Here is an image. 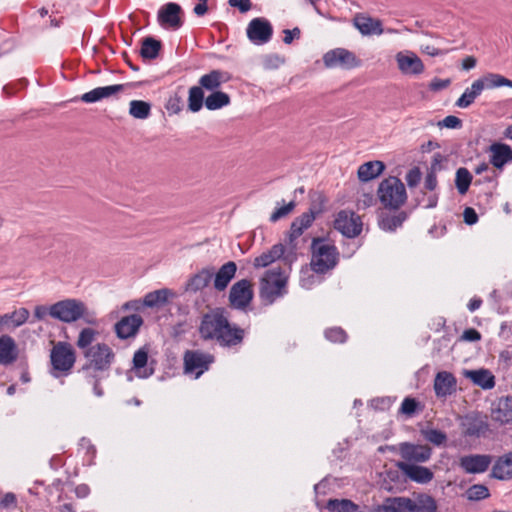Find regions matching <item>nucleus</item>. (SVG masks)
<instances>
[{"mask_svg": "<svg viewBox=\"0 0 512 512\" xmlns=\"http://www.w3.org/2000/svg\"><path fill=\"white\" fill-rule=\"evenodd\" d=\"M466 376L482 389H492L495 386V378L489 370H470L466 372Z\"/></svg>", "mask_w": 512, "mask_h": 512, "instance_id": "obj_37", "label": "nucleus"}, {"mask_svg": "<svg viewBox=\"0 0 512 512\" xmlns=\"http://www.w3.org/2000/svg\"><path fill=\"white\" fill-rule=\"evenodd\" d=\"M377 195L383 207L389 210H398L407 200L403 182L393 176L380 182Z\"/></svg>", "mask_w": 512, "mask_h": 512, "instance_id": "obj_5", "label": "nucleus"}, {"mask_svg": "<svg viewBox=\"0 0 512 512\" xmlns=\"http://www.w3.org/2000/svg\"><path fill=\"white\" fill-rule=\"evenodd\" d=\"M230 79L231 76L228 72L215 69L202 75L198 83L202 89L215 92L218 91V88H220L222 84L228 82Z\"/></svg>", "mask_w": 512, "mask_h": 512, "instance_id": "obj_20", "label": "nucleus"}, {"mask_svg": "<svg viewBox=\"0 0 512 512\" xmlns=\"http://www.w3.org/2000/svg\"><path fill=\"white\" fill-rule=\"evenodd\" d=\"M142 324L143 319L138 314L125 316L115 324V333L120 339L134 337Z\"/></svg>", "mask_w": 512, "mask_h": 512, "instance_id": "obj_18", "label": "nucleus"}, {"mask_svg": "<svg viewBox=\"0 0 512 512\" xmlns=\"http://www.w3.org/2000/svg\"><path fill=\"white\" fill-rule=\"evenodd\" d=\"M483 92L482 83L475 80L470 87L466 88L463 94L457 99L455 105L459 108L465 109L471 106L475 99Z\"/></svg>", "mask_w": 512, "mask_h": 512, "instance_id": "obj_38", "label": "nucleus"}, {"mask_svg": "<svg viewBox=\"0 0 512 512\" xmlns=\"http://www.w3.org/2000/svg\"><path fill=\"white\" fill-rule=\"evenodd\" d=\"M183 360L185 373L194 374L195 378H198L209 369L214 357L200 350H187Z\"/></svg>", "mask_w": 512, "mask_h": 512, "instance_id": "obj_9", "label": "nucleus"}, {"mask_svg": "<svg viewBox=\"0 0 512 512\" xmlns=\"http://www.w3.org/2000/svg\"><path fill=\"white\" fill-rule=\"evenodd\" d=\"M246 35L254 45H264L273 36L272 24L264 17L253 18L247 25Z\"/></svg>", "mask_w": 512, "mask_h": 512, "instance_id": "obj_11", "label": "nucleus"}, {"mask_svg": "<svg viewBox=\"0 0 512 512\" xmlns=\"http://www.w3.org/2000/svg\"><path fill=\"white\" fill-rule=\"evenodd\" d=\"M315 220V212L310 209L308 212L301 214L299 217L295 218L291 223L290 233H289V242L292 244L295 239L302 235L304 230L309 228L313 221Z\"/></svg>", "mask_w": 512, "mask_h": 512, "instance_id": "obj_28", "label": "nucleus"}, {"mask_svg": "<svg viewBox=\"0 0 512 512\" xmlns=\"http://www.w3.org/2000/svg\"><path fill=\"white\" fill-rule=\"evenodd\" d=\"M132 362L133 370L137 377L148 378L154 373L153 368L147 367L148 351L145 348H140L134 353Z\"/></svg>", "mask_w": 512, "mask_h": 512, "instance_id": "obj_33", "label": "nucleus"}, {"mask_svg": "<svg viewBox=\"0 0 512 512\" xmlns=\"http://www.w3.org/2000/svg\"><path fill=\"white\" fill-rule=\"evenodd\" d=\"M254 293L252 284L247 279L234 283L229 292V304L233 309L244 311L250 305Z\"/></svg>", "mask_w": 512, "mask_h": 512, "instance_id": "obj_10", "label": "nucleus"}, {"mask_svg": "<svg viewBox=\"0 0 512 512\" xmlns=\"http://www.w3.org/2000/svg\"><path fill=\"white\" fill-rule=\"evenodd\" d=\"M229 5L231 7H237L240 12L245 13L251 8L250 0H229Z\"/></svg>", "mask_w": 512, "mask_h": 512, "instance_id": "obj_61", "label": "nucleus"}, {"mask_svg": "<svg viewBox=\"0 0 512 512\" xmlns=\"http://www.w3.org/2000/svg\"><path fill=\"white\" fill-rule=\"evenodd\" d=\"M422 51L429 56H441L449 52V50H441L432 45H426L422 47Z\"/></svg>", "mask_w": 512, "mask_h": 512, "instance_id": "obj_63", "label": "nucleus"}, {"mask_svg": "<svg viewBox=\"0 0 512 512\" xmlns=\"http://www.w3.org/2000/svg\"><path fill=\"white\" fill-rule=\"evenodd\" d=\"M450 83L451 81L449 79L434 78L430 82L429 88L432 91H440L447 88L450 85Z\"/></svg>", "mask_w": 512, "mask_h": 512, "instance_id": "obj_57", "label": "nucleus"}, {"mask_svg": "<svg viewBox=\"0 0 512 512\" xmlns=\"http://www.w3.org/2000/svg\"><path fill=\"white\" fill-rule=\"evenodd\" d=\"M436 500L425 493L418 494L414 499L410 498V512H437Z\"/></svg>", "mask_w": 512, "mask_h": 512, "instance_id": "obj_32", "label": "nucleus"}, {"mask_svg": "<svg viewBox=\"0 0 512 512\" xmlns=\"http://www.w3.org/2000/svg\"><path fill=\"white\" fill-rule=\"evenodd\" d=\"M16 496L13 493H6L0 501V505L4 508L16 506Z\"/></svg>", "mask_w": 512, "mask_h": 512, "instance_id": "obj_62", "label": "nucleus"}, {"mask_svg": "<svg viewBox=\"0 0 512 512\" xmlns=\"http://www.w3.org/2000/svg\"><path fill=\"white\" fill-rule=\"evenodd\" d=\"M439 125L449 129H459L462 127V120L456 116L449 115L439 122Z\"/></svg>", "mask_w": 512, "mask_h": 512, "instance_id": "obj_56", "label": "nucleus"}, {"mask_svg": "<svg viewBox=\"0 0 512 512\" xmlns=\"http://www.w3.org/2000/svg\"><path fill=\"white\" fill-rule=\"evenodd\" d=\"M287 279L286 269L273 268L268 270L261 280V298L271 304L277 298L284 296L287 293Z\"/></svg>", "mask_w": 512, "mask_h": 512, "instance_id": "obj_6", "label": "nucleus"}, {"mask_svg": "<svg viewBox=\"0 0 512 512\" xmlns=\"http://www.w3.org/2000/svg\"><path fill=\"white\" fill-rule=\"evenodd\" d=\"M401 457L408 463L427 462L432 455V449L428 445H418L412 443H402L400 445Z\"/></svg>", "mask_w": 512, "mask_h": 512, "instance_id": "obj_14", "label": "nucleus"}, {"mask_svg": "<svg viewBox=\"0 0 512 512\" xmlns=\"http://www.w3.org/2000/svg\"><path fill=\"white\" fill-rule=\"evenodd\" d=\"M97 334L98 332L92 328H83L76 341L77 347L83 351L92 347Z\"/></svg>", "mask_w": 512, "mask_h": 512, "instance_id": "obj_48", "label": "nucleus"}, {"mask_svg": "<svg viewBox=\"0 0 512 512\" xmlns=\"http://www.w3.org/2000/svg\"><path fill=\"white\" fill-rule=\"evenodd\" d=\"M182 15L183 10L179 4L168 2L158 10L157 20L162 27L177 30L183 25Z\"/></svg>", "mask_w": 512, "mask_h": 512, "instance_id": "obj_13", "label": "nucleus"}, {"mask_svg": "<svg viewBox=\"0 0 512 512\" xmlns=\"http://www.w3.org/2000/svg\"><path fill=\"white\" fill-rule=\"evenodd\" d=\"M323 62L327 68L339 67L345 70H350L361 65V60L357 58L353 52L345 48H335L327 51L323 55Z\"/></svg>", "mask_w": 512, "mask_h": 512, "instance_id": "obj_8", "label": "nucleus"}, {"mask_svg": "<svg viewBox=\"0 0 512 512\" xmlns=\"http://www.w3.org/2000/svg\"><path fill=\"white\" fill-rule=\"evenodd\" d=\"M490 163L496 168H502L512 160V149L507 144L493 143L490 148Z\"/></svg>", "mask_w": 512, "mask_h": 512, "instance_id": "obj_30", "label": "nucleus"}, {"mask_svg": "<svg viewBox=\"0 0 512 512\" xmlns=\"http://www.w3.org/2000/svg\"><path fill=\"white\" fill-rule=\"evenodd\" d=\"M385 169V165L382 161H369L358 168V178L362 182H368L378 177Z\"/></svg>", "mask_w": 512, "mask_h": 512, "instance_id": "obj_36", "label": "nucleus"}, {"mask_svg": "<svg viewBox=\"0 0 512 512\" xmlns=\"http://www.w3.org/2000/svg\"><path fill=\"white\" fill-rule=\"evenodd\" d=\"M409 497H388L382 505L376 507L372 512H410Z\"/></svg>", "mask_w": 512, "mask_h": 512, "instance_id": "obj_31", "label": "nucleus"}, {"mask_svg": "<svg viewBox=\"0 0 512 512\" xmlns=\"http://www.w3.org/2000/svg\"><path fill=\"white\" fill-rule=\"evenodd\" d=\"M334 227L348 238L357 237L362 231L360 216L352 211L342 210L337 214Z\"/></svg>", "mask_w": 512, "mask_h": 512, "instance_id": "obj_12", "label": "nucleus"}, {"mask_svg": "<svg viewBox=\"0 0 512 512\" xmlns=\"http://www.w3.org/2000/svg\"><path fill=\"white\" fill-rule=\"evenodd\" d=\"M472 174L465 167H460L456 171L455 175V186L459 194L464 195L467 193L471 183H472Z\"/></svg>", "mask_w": 512, "mask_h": 512, "instance_id": "obj_45", "label": "nucleus"}, {"mask_svg": "<svg viewBox=\"0 0 512 512\" xmlns=\"http://www.w3.org/2000/svg\"><path fill=\"white\" fill-rule=\"evenodd\" d=\"M326 508L330 512H359V506L348 499H329Z\"/></svg>", "mask_w": 512, "mask_h": 512, "instance_id": "obj_44", "label": "nucleus"}, {"mask_svg": "<svg viewBox=\"0 0 512 512\" xmlns=\"http://www.w3.org/2000/svg\"><path fill=\"white\" fill-rule=\"evenodd\" d=\"M408 213L400 211L393 215H384L379 220V226L382 230L387 232H394L397 228L401 227L407 220Z\"/></svg>", "mask_w": 512, "mask_h": 512, "instance_id": "obj_39", "label": "nucleus"}, {"mask_svg": "<svg viewBox=\"0 0 512 512\" xmlns=\"http://www.w3.org/2000/svg\"><path fill=\"white\" fill-rule=\"evenodd\" d=\"M325 338L332 343H344L347 340V333L341 327H331L324 331Z\"/></svg>", "mask_w": 512, "mask_h": 512, "instance_id": "obj_50", "label": "nucleus"}, {"mask_svg": "<svg viewBox=\"0 0 512 512\" xmlns=\"http://www.w3.org/2000/svg\"><path fill=\"white\" fill-rule=\"evenodd\" d=\"M424 186L427 190L433 191L437 186V177L434 172H429L425 178Z\"/></svg>", "mask_w": 512, "mask_h": 512, "instance_id": "obj_64", "label": "nucleus"}, {"mask_svg": "<svg viewBox=\"0 0 512 512\" xmlns=\"http://www.w3.org/2000/svg\"><path fill=\"white\" fill-rule=\"evenodd\" d=\"M229 104H230L229 95L222 91L212 92L205 99V106L208 110H211V111L221 109Z\"/></svg>", "mask_w": 512, "mask_h": 512, "instance_id": "obj_42", "label": "nucleus"}, {"mask_svg": "<svg viewBox=\"0 0 512 512\" xmlns=\"http://www.w3.org/2000/svg\"><path fill=\"white\" fill-rule=\"evenodd\" d=\"M161 49V42L152 38L146 37L142 41L140 55L144 59L152 60L155 59Z\"/></svg>", "mask_w": 512, "mask_h": 512, "instance_id": "obj_43", "label": "nucleus"}, {"mask_svg": "<svg viewBox=\"0 0 512 512\" xmlns=\"http://www.w3.org/2000/svg\"><path fill=\"white\" fill-rule=\"evenodd\" d=\"M285 252V247L282 244H275L271 247L270 250L262 253L260 256L254 259V267L255 268H264L280 259Z\"/></svg>", "mask_w": 512, "mask_h": 512, "instance_id": "obj_35", "label": "nucleus"}, {"mask_svg": "<svg viewBox=\"0 0 512 512\" xmlns=\"http://www.w3.org/2000/svg\"><path fill=\"white\" fill-rule=\"evenodd\" d=\"M171 290L163 288L149 292L143 299V305L146 307H158L165 304L168 301L169 296H172Z\"/></svg>", "mask_w": 512, "mask_h": 512, "instance_id": "obj_41", "label": "nucleus"}, {"mask_svg": "<svg viewBox=\"0 0 512 512\" xmlns=\"http://www.w3.org/2000/svg\"><path fill=\"white\" fill-rule=\"evenodd\" d=\"M295 201H290L288 204H283L281 207H277L270 215V222H277L280 219L288 216L295 208Z\"/></svg>", "mask_w": 512, "mask_h": 512, "instance_id": "obj_52", "label": "nucleus"}, {"mask_svg": "<svg viewBox=\"0 0 512 512\" xmlns=\"http://www.w3.org/2000/svg\"><path fill=\"white\" fill-rule=\"evenodd\" d=\"M464 222L468 225H473L478 221V215L471 207L465 208L463 212Z\"/></svg>", "mask_w": 512, "mask_h": 512, "instance_id": "obj_59", "label": "nucleus"}, {"mask_svg": "<svg viewBox=\"0 0 512 512\" xmlns=\"http://www.w3.org/2000/svg\"><path fill=\"white\" fill-rule=\"evenodd\" d=\"M18 358V348L15 340L9 335L0 337V364L7 366Z\"/></svg>", "mask_w": 512, "mask_h": 512, "instance_id": "obj_26", "label": "nucleus"}, {"mask_svg": "<svg viewBox=\"0 0 512 512\" xmlns=\"http://www.w3.org/2000/svg\"><path fill=\"white\" fill-rule=\"evenodd\" d=\"M76 361L75 351L70 344L66 342H58L50 351V362L52 369L50 374L54 378L67 376L72 370Z\"/></svg>", "mask_w": 512, "mask_h": 512, "instance_id": "obj_7", "label": "nucleus"}, {"mask_svg": "<svg viewBox=\"0 0 512 512\" xmlns=\"http://www.w3.org/2000/svg\"><path fill=\"white\" fill-rule=\"evenodd\" d=\"M457 380L447 371L438 372L434 379V391L437 397H446L456 390Z\"/></svg>", "mask_w": 512, "mask_h": 512, "instance_id": "obj_21", "label": "nucleus"}, {"mask_svg": "<svg viewBox=\"0 0 512 512\" xmlns=\"http://www.w3.org/2000/svg\"><path fill=\"white\" fill-rule=\"evenodd\" d=\"M421 176L422 174L420 169L418 167H413L406 174L405 180L407 182V185L409 187L417 186L421 180Z\"/></svg>", "mask_w": 512, "mask_h": 512, "instance_id": "obj_54", "label": "nucleus"}, {"mask_svg": "<svg viewBox=\"0 0 512 512\" xmlns=\"http://www.w3.org/2000/svg\"><path fill=\"white\" fill-rule=\"evenodd\" d=\"M463 434L469 437H480L488 430V424L478 414L466 415L462 420Z\"/></svg>", "mask_w": 512, "mask_h": 512, "instance_id": "obj_19", "label": "nucleus"}, {"mask_svg": "<svg viewBox=\"0 0 512 512\" xmlns=\"http://www.w3.org/2000/svg\"><path fill=\"white\" fill-rule=\"evenodd\" d=\"M353 22L354 26L362 35H381L384 32L382 22L379 19L358 14L355 16Z\"/></svg>", "mask_w": 512, "mask_h": 512, "instance_id": "obj_23", "label": "nucleus"}, {"mask_svg": "<svg viewBox=\"0 0 512 512\" xmlns=\"http://www.w3.org/2000/svg\"><path fill=\"white\" fill-rule=\"evenodd\" d=\"M129 113L136 119H147L151 113V105L142 100H132L129 104Z\"/></svg>", "mask_w": 512, "mask_h": 512, "instance_id": "obj_47", "label": "nucleus"}, {"mask_svg": "<svg viewBox=\"0 0 512 512\" xmlns=\"http://www.w3.org/2000/svg\"><path fill=\"white\" fill-rule=\"evenodd\" d=\"M198 332L204 341H213L228 349H238L246 337V330L232 323L224 308H213L203 314Z\"/></svg>", "mask_w": 512, "mask_h": 512, "instance_id": "obj_1", "label": "nucleus"}, {"mask_svg": "<svg viewBox=\"0 0 512 512\" xmlns=\"http://www.w3.org/2000/svg\"><path fill=\"white\" fill-rule=\"evenodd\" d=\"M49 315L64 323H73L83 319L88 324H96L95 316L86 305L77 299H64L49 307Z\"/></svg>", "mask_w": 512, "mask_h": 512, "instance_id": "obj_3", "label": "nucleus"}, {"mask_svg": "<svg viewBox=\"0 0 512 512\" xmlns=\"http://www.w3.org/2000/svg\"><path fill=\"white\" fill-rule=\"evenodd\" d=\"M214 276V268L206 267L200 270L198 273L191 276L185 286L187 292L196 293L201 291L211 282Z\"/></svg>", "mask_w": 512, "mask_h": 512, "instance_id": "obj_24", "label": "nucleus"}, {"mask_svg": "<svg viewBox=\"0 0 512 512\" xmlns=\"http://www.w3.org/2000/svg\"><path fill=\"white\" fill-rule=\"evenodd\" d=\"M396 61L398 69L405 75H419L425 69L422 60L413 52L397 53Z\"/></svg>", "mask_w": 512, "mask_h": 512, "instance_id": "obj_17", "label": "nucleus"}, {"mask_svg": "<svg viewBox=\"0 0 512 512\" xmlns=\"http://www.w3.org/2000/svg\"><path fill=\"white\" fill-rule=\"evenodd\" d=\"M477 82L482 83L484 89H495L499 87H510L512 88V81L501 74L488 73L483 77L477 79Z\"/></svg>", "mask_w": 512, "mask_h": 512, "instance_id": "obj_40", "label": "nucleus"}, {"mask_svg": "<svg viewBox=\"0 0 512 512\" xmlns=\"http://www.w3.org/2000/svg\"><path fill=\"white\" fill-rule=\"evenodd\" d=\"M317 282V277L308 270L301 271L300 284L305 289H310Z\"/></svg>", "mask_w": 512, "mask_h": 512, "instance_id": "obj_55", "label": "nucleus"}, {"mask_svg": "<svg viewBox=\"0 0 512 512\" xmlns=\"http://www.w3.org/2000/svg\"><path fill=\"white\" fill-rule=\"evenodd\" d=\"M461 339L465 340V341H469V342H475V341H479L481 339V334L476 329L470 328V329H466L463 332Z\"/></svg>", "mask_w": 512, "mask_h": 512, "instance_id": "obj_58", "label": "nucleus"}, {"mask_svg": "<svg viewBox=\"0 0 512 512\" xmlns=\"http://www.w3.org/2000/svg\"><path fill=\"white\" fill-rule=\"evenodd\" d=\"M418 407V402L411 397H406L399 409V412L406 415V416H412Z\"/></svg>", "mask_w": 512, "mask_h": 512, "instance_id": "obj_53", "label": "nucleus"}, {"mask_svg": "<svg viewBox=\"0 0 512 512\" xmlns=\"http://www.w3.org/2000/svg\"><path fill=\"white\" fill-rule=\"evenodd\" d=\"M203 103L205 104L203 89L200 86H192L189 89L188 109L196 113L201 110Z\"/></svg>", "mask_w": 512, "mask_h": 512, "instance_id": "obj_46", "label": "nucleus"}, {"mask_svg": "<svg viewBox=\"0 0 512 512\" xmlns=\"http://www.w3.org/2000/svg\"><path fill=\"white\" fill-rule=\"evenodd\" d=\"M422 434L427 441L436 446L444 444L447 440V435L444 432L437 429L423 430Z\"/></svg>", "mask_w": 512, "mask_h": 512, "instance_id": "obj_51", "label": "nucleus"}, {"mask_svg": "<svg viewBox=\"0 0 512 512\" xmlns=\"http://www.w3.org/2000/svg\"><path fill=\"white\" fill-rule=\"evenodd\" d=\"M491 417L501 425L512 424V396L499 398L495 408L492 409Z\"/></svg>", "mask_w": 512, "mask_h": 512, "instance_id": "obj_22", "label": "nucleus"}, {"mask_svg": "<svg viewBox=\"0 0 512 512\" xmlns=\"http://www.w3.org/2000/svg\"><path fill=\"white\" fill-rule=\"evenodd\" d=\"M491 477L498 480H509L512 478V451L500 456L494 463Z\"/></svg>", "mask_w": 512, "mask_h": 512, "instance_id": "obj_29", "label": "nucleus"}, {"mask_svg": "<svg viewBox=\"0 0 512 512\" xmlns=\"http://www.w3.org/2000/svg\"><path fill=\"white\" fill-rule=\"evenodd\" d=\"M237 266L235 262L229 261L221 266V268L215 273L213 286L217 291H224L230 281L235 277Z\"/></svg>", "mask_w": 512, "mask_h": 512, "instance_id": "obj_25", "label": "nucleus"}, {"mask_svg": "<svg viewBox=\"0 0 512 512\" xmlns=\"http://www.w3.org/2000/svg\"><path fill=\"white\" fill-rule=\"evenodd\" d=\"M29 311L26 308H19L12 313L0 315V328H16L28 320Z\"/></svg>", "mask_w": 512, "mask_h": 512, "instance_id": "obj_34", "label": "nucleus"}, {"mask_svg": "<svg viewBox=\"0 0 512 512\" xmlns=\"http://www.w3.org/2000/svg\"><path fill=\"white\" fill-rule=\"evenodd\" d=\"M492 462V456L485 454H471L460 458L459 466L468 474L484 473Z\"/></svg>", "mask_w": 512, "mask_h": 512, "instance_id": "obj_15", "label": "nucleus"}, {"mask_svg": "<svg viewBox=\"0 0 512 512\" xmlns=\"http://www.w3.org/2000/svg\"><path fill=\"white\" fill-rule=\"evenodd\" d=\"M467 499L470 501H479L490 496L489 489L483 484H474L466 491Z\"/></svg>", "mask_w": 512, "mask_h": 512, "instance_id": "obj_49", "label": "nucleus"}, {"mask_svg": "<svg viewBox=\"0 0 512 512\" xmlns=\"http://www.w3.org/2000/svg\"><path fill=\"white\" fill-rule=\"evenodd\" d=\"M312 258L310 262L311 270L317 274H324L333 269L338 262L337 248L327 243L325 240L313 239Z\"/></svg>", "mask_w": 512, "mask_h": 512, "instance_id": "obj_4", "label": "nucleus"}, {"mask_svg": "<svg viewBox=\"0 0 512 512\" xmlns=\"http://www.w3.org/2000/svg\"><path fill=\"white\" fill-rule=\"evenodd\" d=\"M85 363L79 369L85 382L93 387L97 397L103 396L104 392L100 382L109 376V371L115 361V353L106 343H97L83 351Z\"/></svg>", "mask_w": 512, "mask_h": 512, "instance_id": "obj_2", "label": "nucleus"}, {"mask_svg": "<svg viewBox=\"0 0 512 512\" xmlns=\"http://www.w3.org/2000/svg\"><path fill=\"white\" fill-rule=\"evenodd\" d=\"M284 33V38H283V41L285 44H291L292 41L295 39V38H299L300 37V34H301V31L298 27H295L294 29L292 30H289V29H285L283 31Z\"/></svg>", "mask_w": 512, "mask_h": 512, "instance_id": "obj_60", "label": "nucleus"}, {"mask_svg": "<svg viewBox=\"0 0 512 512\" xmlns=\"http://www.w3.org/2000/svg\"><path fill=\"white\" fill-rule=\"evenodd\" d=\"M123 84H115L110 86H104V87H97L92 89L89 92L84 93L81 96V100L85 103H95L97 101H100L102 99L108 98L118 92H121L124 90Z\"/></svg>", "mask_w": 512, "mask_h": 512, "instance_id": "obj_27", "label": "nucleus"}, {"mask_svg": "<svg viewBox=\"0 0 512 512\" xmlns=\"http://www.w3.org/2000/svg\"><path fill=\"white\" fill-rule=\"evenodd\" d=\"M397 467L407 478L418 484H427L434 478L433 471L424 466L408 462H398Z\"/></svg>", "mask_w": 512, "mask_h": 512, "instance_id": "obj_16", "label": "nucleus"}]
</instances>
